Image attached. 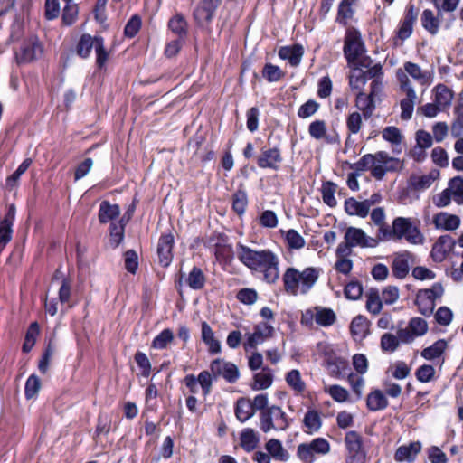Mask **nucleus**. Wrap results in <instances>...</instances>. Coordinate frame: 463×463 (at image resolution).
<instances>
[{"label": "nucleus", "mask_w": 463, "mask_h": 463, "mask_svg": "<svg viewBox=\"0 0 463 463\" xmlns=\"http://www.w3.org/2000/svg\"><path fill=\"white\" fill-rule=\"evenodd\" d=\"M222 2V0H201L193 12L195 23L198 25L211 23Z\"/></svg>", "instance_id": "ddd939ff"}, {"label": "nucleus", "mask_w": 463, "mask_h": 463, "mask_svg": "<svg viewBox=\"0 0 463 463\" xmlns=\"http://www.w3.org/2000/svg\"><path fill=\"white\" fill-rule=\"evenodd\" d=\"M454 114L456 118L451 126V133L458 137L463 134V101L455 107Z\"/></svg>", "instance_id": "774afa93"}, {"label": "nucleus", "mask_w": 463, "mask_h": 463, "mask_svg": "<svg viewBox=\"0 0 463 463\" xmlns=\"http://www.w3.org/2000/svg\"><path fill=\"white\" fill-rule=\"evenodd\" d=\"M65 2L66 5L62 10L61 22L63 25L71 26L78 18L79 7L78 5L72 4L71 1Z\"/></svg>", "instance_id": "603ef678"}, {"label": "nucleus", "mask_w": 463, "mask_h": 463, "mask_svg": "<svg viewBox=\"0 0 463 463\" xmlns=\"http://www.w3.org/2000/svg\"><path fill=\"white\" fill-rule=\"evenodd\" d=\"M421 450L420 441L411 442L409 445H402L397 448L394 453V459L397 462H413Z\"/></svg>", "instance_id": "6ab92c4d"}, {"label": "nucleus", "mask_w": 463, "mask_h": 463, "mask_svg": "<svg viewBox=\"0 0 463 463\" xmlns=\"http://www.w3.org/2000/svg\"><path fill=\"white\" fill-rule=\"evenodd\" d=\"M292 420L282 408L277 405H271L265 411L260 412V428L264 433L271 430L284 431L288 429Z\"/></svg>", "instance_id": "7ed1b4c3"}, {"label": "nucleus", "mask_w": 463, "mask_h": 463, "mask_svg": "<svg viewBox=\"0 0 463 463\" xmlns=\"http://www.w3.org/2000/svg\"><path fill=\"white\" fill-rule=\"evenodd\" d=\"M134 361L140 370V374L143 377H148L152 371V365L147 355L144 352L137 351L134 354Z\"/></svg>", "instance_id": "0e129e2a"}, {"label": "nucleus", "mask_w": 463, "mask_h": 463, "mask_svg": "<svg viewBox=\"0 0 463 463\" xmlns=\"http://www.w3.org/2000/svg\"><path fill=\"white\" fill-rule=\"evenodd\" d=\"M410 254L408 252L397 255L392 263V275L399 279L406 278L410 271Z\"/></svg>", "instance_id": "393cba45"}, {"label": "nucleus", "mask_w": 463, "mask_h": 463, "mask_svg": "<svg viewBox=\"0 0 463 463\" xmlns=\"http://www.w3.org/2000/svg\"><path fill=\"white\" fill-rule=\"evenodd\" d=\"M330 443L325 438H316L310 442L300 443L297 449L298 458L307 463L315 460V455H326L330 451Z\"/></svg>", "instance_id": "6e6552de"}, {"label": "nucleus", "mask_w": 463, "mask_h": 463, "mask_svg": "<svg viewBox=\"0 0 463 463\" xmlns=\"http://www.w3.org/2000/svg\"><path fill=\"white\" fill-rule=\"evenodd\" d=\"M337 185L331 181H326L322 184L321 194L323 202L331 208H334L337 204V201L335 197Z\"/></svg>", "instance_id": "49530a36"}, {"label": "nucleus", "mask_w": 463, "mask_h": 463, "mask_svg": "<svg viewBox=\"0 0 463 463\" xmlns=\"http://www.w3.org/2000/svg\"><path fill=\"white\" fill-rule=\"evenodd\" d=\"M174 340V334L170 328L162 330L156 336L154 337L151 343V347L154 349L162 350Z\"/></svg>", "instance_id": "864d4df0"}, {"label": "nucleus", "mask_w": 463, "mask_h": 463, "mask_svg": "<svg viewBox=\"0 0 463 463\" xmlns=\"http://www.w3.org/2000/svg\"><path fill=\"white\" fill-rule=\"evenodd\" d=\"M404 70L411 77L419 81L421 85H428L430 83V73L427 71H422L417 63L406 61L404 63Z\"/></svg>", "instance_id": "473e14b6"}, {"label": "nucleus", "mask_w": 463, "mask_h": 463, "mask_svg": "<svg viewBox=\"0 0 463 463\" xmlns=\"http://www.w3.org/2000/svg\"><path fill=\"white\" fill-rule=\"evenodd\" d=\"M351 71L349 75V86L352 90H357L361 91L367 82L365 73L362 69L356 67H350Z\"/></svg>", "instance_id": "09e8293b"}, {"label": "nucleus", "mask_w": 463, "mask_h": 463, "mask_svg": "<svg viewBox=\"0 0 463 463\" xmlns=\"http://www.w3.org/2000/svg\"><path fill=\"white\" fill-rule=\"evenodd\" d=\"M345 164L347 165L349 168L360 173L371 170L375 164V158L373 154H365L355 163L352 164L345 161Z\"/></svg>", "instance_id": "6e6d98bb"}, {"label": "nucleus", "mask_w": 463, "mask_h": 463, "mask_svg": "<svg viewBox=\"0 0 463 463\" xmlns=\"http://www.w3.org/2000/svg\"><path fill=\"white\" fill-rule=\"evenodd\" d=\"M366 52V46L363 40L361 32L349 26L345 30L344 37L343 53L347 65L352 67L357 60Z\"/></svg>", "instance_id": "20e7f679"}, {"label": "nucleus", "mask_w": 463, "mask_h": 463, "mask_svg": "<svg viewBox=\"0 0 463 463\" xmlns=\"http://www.w3.org/2000/svg\"><path fill=\"white\" fill-rule=\"evenodd\" d=\"M96 47V36L92 37L89 33H83L80 35L76 46V54L82 58L87 59L90 57L92 49Z\"/></svg>", "instance_id": "cd10ccee"}, {"label": "nucleus", "mask_w": 463, "mask_h": 463, "mask_svg": "<svg viewBox=\"0 0 463 463\" xmlns=\"http://www.w3.org/2000/svg\"><path fill=\"white\" fill-rule=\"evenodd\" d=\"M280 233L289 250H300L305 246V239L294 229L280 230Z\"/></svg>", "instance_id": "4c0bfd02"}, {"label": "nucleus", "mask_w": 463, "mask_h": 463, "mask_svg": "<svg viewBox=\"0 0 463 463\" xmlns=\"http://www.w3.org/2000/svg\"><path fill=\"white\" fill-rule=\"evenodd\" d=\"M210 370L214 378L222 376L226 382L234 383L240 377L238 367L232 362L217 358L211 362Z\"/></svg>", "instance_id": "9b49d317"}, {"label": "nucleus", "mask_w": 463, "mask_h": 463, "mask_svg": "<svg viewBox=\"0 0 463 463\" xmlns=\"http://www.w3.org/2000/svg\"><path fill=\"white\" fill-rule=\"evenodd\" d=\"M434 180L435 176L432 174L423 175H411L408 180V189L413 191L425 190L432 184Z\"/></svg>", "instance_id": "58836bf2"}, {"label": "nucleus", "mask_w": 463, "mask_h": 463, "mask_svg": "<svg viewBox=\"0 0 463 463\" xmlns=\"http://www.w3.org/2000/svg\"><path fill=\"white\" fill-rule=\"evenodd\" d=\"M96 65L99 69H103L109 60V53L105 48V41L102 36H96Z\"/></svg>", "instance_id": "8fccbe9b"}, {"label": "nucleus", "mask_w": 463, "mask_h": 463, "mask_svg": "<svg viewBox=\"0 0 463 463\" xmlns=\"http://www.w3.org/2000/svg\"><path fill=\"white\" fill-rule=\"evenodd\" d=\"M319 272L316 268L309 267L299 271L296 268H288L283 276L282 281L285 291L292 296L298 293L307 294L316 284Z\"/></svg>", "instance_id": "f03ea898"}, {"label": "nucleus", "mask_w": 463, "mask_h": 463, "mask_svg": "<svg viewBox=\"0 0 463 463\" xmlns=\"http://www.w3.org/2000/svg\"><path fill=\"white\" fill-rule=\"evenodd\" d=\"M273 383V374L268 367H263L262 371L253 375V382L250 385L252 390H265L271 386Z\"/></svg>", "instance_id": "7c9ffc66"}, {"label": "nucleus", "mask_w": 463, "mask_h": 463, "mask_svg": "<svg viewBox=\"0 0 463 463\" xmlns=\"http://www.w3.org/2000/svg\"><path fill=\"white\" fill-rule=\"evenodd\" d=\"M232 201V211L241 217L245 213L249 203L247 192L242 184L233 193Z\"/></svg>", "instance_id": "a878e982"}, {"label": "nucleus", "mask_w": 463, "mask_h": 463, "mask_svg": "<svg viewBox=\"0 0 463 463\" xmlns=\"http://www.w3.org/2000/svg\"><path fill=\"white\" fill-rule=\"evenodd\" d=\"M238 260L249 269L261 274L268 284H275L279 278V259L271 250H253L241 243L237 244Z\"/></svg>", "instance_id": "f257e3e1"}, {"label": "nucleus", "mask_w": 463, "mask_h": 463, "mask_svg": "<svg viewBox=\"0 0 463 463\" xmlns=\"http://www.w3.org/2000/svg\"><path fill=\"white\" fill-rule=\"evenodd\" d=\"M383 308V300L377 288H370L366 293V309L373 315H378Z\"/></svg>", "instance_id": "37998d69"}, {"label": "nucleus", "mask_w": 463, "mask_h": 463, "mask_svg": "<svg viewBox=\"0 0 463 463\" xmlns=\"http://www.w3.org/2000/svg\"><path fill=\"white\" fill-rule=\"evenodd\" d=\"M416 99V93L414 90H409L408 94H406V98L401 100V118L403 120H408L411 118L413 109H414V101Z\"/></svg>", "instance_id": "a18cd8bd"}, {"label": "nucleus", "mask_w": 463, "mask_h": 463, "mask_svg": "<svg viewBox=\"0 0 463 463\" xmlns=\"http://www.w3.org/2000/svg\"><path fill=\"white\" fill-rule=\"evenodd\" d=\"M125 236V226L119 222H111L109 225V242L113 249H116L123 241Z\"/></svg>", "instance_id": "3c124183"}, {"label": "nucleus", "mask_w": 463, "mask_h": 463, "mask_svg": "<svg viewBox=\"0 0 463 463\" xmlns=\"http://www.w3.org/2000/svg\"><path fill=\"white\" fill-rule=\"evenodd\" d=\"M444 288L440 283H434L430 288L420 289L416 295L415 304L423 316L432 315L436 299L441 298Z\"/></svg>", "instance_id": "0eeeda50"}, {"label": "nucleus", "mask_w": 463, "mask_h": 463, "mask_svg": "<svg viewBox=\"0 0 463 463\" xmlns=\"http://www.w3.org/2000/svg\"><path fill=\"white\" fill-rule=\"evenodd\" d=\"M43 52V47L37 36L30 37L21 46L19 61L31 62L40 57Z\"/></svg>", "instance_id": "4468645a"}, {"label": "nucleus", "mask_w": 463, "mask_h": 463, "mask_svg": "<svg viewBox=\"0 0 463 463\" xmlns=\"http://www.w3.org/2000/svg\"><path fill=\"white\" fill-rule=\"evenodd\" d=\"M39 335H40V326H39L38 322H36V321L32 322L30 324V326H28L26 333H25L24 340V343L22 345L23 353L27 354V353L31 352V350L33 349V347L34 346V345L36 343V339Z\"/></svg>", "instance_id": "a19ab883"}, {"label": "nucleus", "mask_w": 463, "mask_h": 463, "mask_svg": "<svg viewBox=\"0 0 463 463\" xmlns=\"http://www.w3.org/2000/svg\"><path fill=\"white\" fill-rule=\"evenodd\" d=\"M326 366L329 370L330 374L335 377H340L349 369L348 361L341 356L336 357L328 364H326Z\"/></svg>", "instance_id": "052dcab7"}, {"label": "nucleus", "mask_w": 463, "mask_h": 463, "mask_svg": "<svg viewBox=\"0 0 463 463\" xmlns=\"http://www.w3.org/2000/svg\"><path fill=\"white\" fill-rule=\"evenodd\" d=\"M261 74L268 82H277L283 79L286 73L278 65L268 62L263 66Z\"/></svg>", "instance_id": "de8ad7c7"}, {"label": "nucleus", "mask_w": 463, "mask_h": 463, "mask_svg": "<svg viewBox=\"0 0 463 463\" xmlns=\"http://www.w3.org/2000/svg\"><path fill=\"white\" fill-rule=\"evenodd\" d=\"M206 283V276L200 267L194 266L187 278V286L194 290H201Z\"/></svg>", "instance_id": "f704fd0d"}, {"label": "nucleus", "mask_w": 463, "mask_h": 463, "mask_svg": "<svg viewBox=\"0 0 463 463\" xmlns=\"http://www.w3.org/2000/svg\"><path fill=\"white\" fill-rule=\"evenodd\" d=\"M392 233L394 239L404 238L409 243H422L424 237L418 225L414 224L410 218L396 217L392 221Z\"/></svg>", "instance_id": "39448f33"}, {"label": "nucleus", "mask_w": 463, "mask_h": 463, "mask_svg": "<svg viewBox=\"0 0 463 463\" xmlns=\"http://www.w3.org/2000/svg\"><path fill=\"white\" fill-rule=\"evenodd\" d=\"M304 54V48L299 43L282 46L279 48L278 55L281 60H287L293 66H298Z\"/></svg>", "instance_id": "a211bd4d"}, {"label": "nucleus", "mask_w": 463, "mask_h": 463, "mask_svg": "<svg viewBox=\"0 0 463 463\" xmlns=\"http://www.w3.org/2000/svg\"><path fill=\"white\" fill-rule=\"evenodd\" d=\"M119 214L120 207L118 204H111L109 201L100 203L98 217L101 224L116 220Z\"/></svg>", "instance_id": "b1692460"}, {"label": "nucleus", "mask_w": 463, "mask_h": 463, "mask_svg": "<svg viewBox=\"0 0 463 463\" xmlns=\"http://www.w3.org/2000/svg\"><path fill=\"white\" fill-rule=\"evenodd\" d=\"M456 241L450 235H441L434 243L431 256L436 261H442L454 250Z\"/></svg>", "instance_id": "dca6fc26"}, {"label": "nucleus", "mask_w": 463, "mask_h": 463, "mask_svg": "<svg viewBox=\"0 0 463 463\" xmlns=\"http://www.w3.org/2000/svg\"><path fill=\"white\" fill-rule=\"evenodd\" d=\"M286 382L295 392L301 393L305 391L306 385L301 379L298 370L293 369L286 374Z\"/></svg>", "instance_id": "680f3d73"}, {"label": "nucleus", "mask_w": 463, "mask_h": 463, "mask_svg": "<svg viewBox=\"0 0 463 463\" xmlns=\"http://www.w3.org/2000/svg\"><path fill=\"white\" fill-rule=\"evenodd\" d=\"M167 27L181 40H185L188 35V22L182 13H176L173 15L167 23Z\"/></svg>", "instance_id": "4be33fe9"}, {"label": "nucleus", "mask_w": 463, "mask_h": 463, "mask_svg": "<svg viewBox=\"0 0 463 463\" xmlns=\"http://www.w3.org/2000/svg\"><path fill=\"white\" fill-rule=\"evenodd\" d=\"M368 331V321L364 316L355 317L350 324V332L353 335L364 337Z\"/></svg>", "instance_id": "e2e57ef3"}, {"label": "nucleus", "mask_w": 463, "mask_h": 463, "mask_svg": "<svg viewBox=\"0 0 463 463\" xmlns=\"http://www.w3.org/2000/svg\"><path fill=\"white\" fill-rule=\"evenodd\" d=\"M315 310V321L317 325L326 327L335 322L336 316L331 308L316 307Z\"/></svg>", "instance_id": "79ce46f5"}, {"label": "nucleus", "mask_w": 463, "mask_h": 463, "mask_svg": "<svg viewBox=\"0 0 463 463\" xmlns=\"http://www.w3.org/2000/svg\"><path fill=\"white\" fill-rule=\"evenodd\" d=\"M435 98L434 102L442 109L449 108L453 99V91L445 84L439 83L434 88Z\"/></svg>", "instance_id": "2f4dec72"}, {"label": "nucleus", "mask_w": 463, "mask_h": 463, "mask_svg": "<svg viewBox=\"0 0 463 463\" xmlns=\"http://www.w3.org/2000/svg\"><path fill=\"white\" fill-rule=\"evenodd\" d=\"M345 445L347 452L363 450V437L355 430H349L345 436Z\"/></svg>", "instance_id": "c03bdc74"}, {"label": "nucleus", "mask_w": 463, "mask_h": 463, "mask_svg": "<svg viewBox=\"0 0 463 463\" xmlns=\"http://www.w3.org/2000/svg\"><path fill=\"white\" fill-rule=\"evenodd\" d=\"M273 333L274 328L271 325L266 322L257 324L254 326L253 333L248 335L245 343V349H247V347L255 349L260 343H262L264 340L271 337Z\"/></svg>", "instance_id": "2eb2a0df"}, {"label": "nucleus", "mask_w": 463, "mask_h": 463, "mask_svg": "<svg viewBox=\"0 0 463 463\" xmlns=\"http://www.w3.org/2000/svg\"><path fill=\"white\" fill-rule=\"evenodd\" d=\"M256 164L261 169L278 171L283 161L282 153L279 147H262L260 153L256 156Z\"/></svg>", "instance_id": "9d476101"}, {"label": "nucleus", "mask_w": 463, "mask_h": 463, "mask_svg": "<svg viewBox=\"0 0 463 463\" xmlns=\"http://www.w3.org/2000/svg\"><path fill=\"white\" fill-rule=\"evenodd\" d=\"M400 345L397 335L392 333H384L381 336L380 346L383 353H393Z\"/></svg>", "instance_id": "bf43d9fd"}, {"label": "nucleus", "mask_w": 463, "mask_h": 463, "mask_svg": "<svg viewBox=\"0 0 463 463\" xmlns=\"http://www.w3.org/2000/svg\"><path fill=\"white\" fill-rule=\"evenodd\" d=\"M420 22L422 27L431 35L438 33L440 22L439 18L434 15V13L430 9H425L422 12Z\"/></svg>", "instance_id": "ea45409f"}, {"label": "nucleus", "mask_w": 463, "mask_h": 463, "mask_svg": "<svg viewBox=\"0 0 463 463\" xmlns=\"http://www.w3.org/2000/svg\"><path fill=\"white\" fill-rule=\"evenodd\" d=\"M345 297L351 300H357L362 297L363 286L357 279L349 281L344 288Z\"/></svg>", "instance_id": "338daca9"}, {"label": "nucleus", "mask_w": 463, "mask_h": 463, "mask_svg": "<svg viewBox=\"0 0 463 463\" xmlns=\"http://www.w3.org/2000/svg\"><path fill=\"white\" fill-rule=\"evenodd\" d=\"M142 26V20L138 14L132 15L128 21L127 22L124 27V35L127 38H134L138 32L140 31Z\"/></svg>", "instance_id": "69168bd1"}, {"label": "nucleus", "mask_w": 463, "mask_h": 463, "mask_svg": "<svg viewBox=\"0 0 463 463\" xmlns=\"http://www.w3.org/2000/svg\"><path fill=\"white\" fill-rule=\"evenodd\" d=\"M31 158H25L17 167V169L6 178V186L10 189L16 186L20 177L24 175L32 165Z\"/></svg>", "instance_id": "4d7b16f0"}, {"label": "nucleus", "mask_w": 463, "mask_h": 463, "mask_svg": "<svg viewBox=\"0 0 463 463\" xmlns=\"http://www.w3.org/2000/svg\"><path fill=\"white\" fill-rule=\"evenodd\" d=\"M201 338L207 346L210 354H217L222 351L221 343L215 337L214 332L206 321L201 323Z\"/></svg>", "instance_id": "f3484780"}, {"label": "nucleus", "mask_w": 463, "mask_h": 463, "mask_svg": "<svg viewBox=\"0 0 463 463\" xmlns=\"http://www.w3.org/2000/svg\"><path fill=\"white\" fill-rule=\"evenodd\" d=\"M345 210L347 214L357 215L361 218L366 217L369 213L367 202H359L354 197L347 198L345 201Z\"/></svg>", "instance_id": "72a5a7b5"}, {"label": "nucleus", "mask_w": 463, "mask_h": 463, "mask_svg": "<svg viewBox=\"0 0 463 463\" xmlns=\"http://www.w3.org/2000/svg\"><path fill=\"white\" fill-rule=\"evenodd\" d=\"M268 454L277 460L287 461L288 459V452L283 448L280 440L270 439L265 444Z\"/></svg>", "instance_id": "e433bc0d"}, {"label": "nucleus", "mask_w": 463, "mask_h": 463, "mask_svg": "<svg viewBox=\"0 0 463 463\" xmlns=\"http://www.w3.org/2000/svg\"><path fill=\"white\" fill-rule=\"evenodd\" d=\"M448 343L445 339H439L430 346L423 348L420 355L426 360H434L439 358L446 351Z\"/></svg>", "instance_id": "c9c22d12"}, {"label": "nucleus", "mask_w": 463, "mask_h": 463, "mask_svg": "<svg viewBox=\"0 0 463 463\" xmlns=\"http://www.w3.org/2000/svg\"><path fill=\"white\" fill-rule=\"evenodd\" d=\"M419 15V9L413 4H408L405 7L403 16L400 20L397 29L394 32L393 45L398 47L411 37L414 25Z\"/></svg>", "instance_id": "423d86ee"}, {"label": "nucleus", "mask_w": 463, "mask_h": 463, "mask_svg": "<svg viewBox=\"0 0 463 463\" xmlns=\"http://www.w3.org/2000/svg\"><path fill=\"white\" fill-rule=\"evenodd\" d=\"M16 207L10 204L3 218L0 217V254L12 241L14 234V223L15 221Z\"/></svg>", "instance_id": "f8f14e48"}, {"label": "nucleus", "mask_w": 463, "mask_h": 463, "mask_svg": "<svg viewBox=\"0 0 463 463\" xmlns=\"http://www.w3.org/2000/svg\"><path fill=\"white\" fill-rule=\"evenodd\" d=\"M175 236L173 229L160 235L157 243L158 262L163 268L170 266L174 259Z\"/></svg>", "instance_id": "1a4fd4ad"}, {"label": "nucleus", "mask_w": 463, "mask_h": 463, "mask_svg": "<svg viewBox=\"0 0 463 463\" xmlns=\"http://www.w3.org/2000/svg\"><path fill=\"white\" fill-rule=\"evenodd\" d=\"M388 400L385 394L379 389L372 391L366 398L367 409L371 411L384 410L388 407Z\"/></svg>", "instance_id": "bb28decb"}, {"label": "nucleus", "mask_w": 463, "mask_h": 463, "mask_svg": "<svg viewBox=\"0 0 463 463\" xmlns=\"http://www.w3.org/2000/svg\"><path fill=\"white\" fill-rule=\"evenodd\" d=\"M345 240L349 241L353 247L360 246L364 248L365 232L362 229L349 227L345 233Z\"/></svg>", "instance_id": "5fc2aeb1"}, {"label": "nucleus", "mask_w": 463, "mask_h": 463, "mask_svg": "<svg viewBox=\"0 0 463 463\" xmlns=\"http://www.w3.org/2000/svg\"><path fill=\"white\" fill-rule=\"evenodd\" d=\"M302 424L303 431L306 434L312 435L318 432L323 424L320 411L316 409L307 410L302 420Z\"/></svg>", "instance_id": "aec40b11"}, {"label": "nucleus", "mask_w": 463, "mask_h": 463, "mask_svg": "<svg viewBox=\"0 0 463 463\" xmlns=\"http://www.w3.org/2000/svg\"><path fill=\"white\" fill-rule=\"evenodd\" d=\"M234 412L237 420L241 423L250 420L255 414L251 400L245 397L239 398L235 403Z\"/></svg>", "instance_id": "5701e85b"}, {"label": "nucleus", "mask_w": 463, "mask_h": 463, "mask_svg": "<svg viewBox=\"0 0 463 463\" xmlns=\"http://www.w3.org/2000/svg\"><path fill=\"white\" fill-rule=\"evenodd\" d=\"M41 389V380L36 374H31L24 385V396L26 400L34 398Z\"/></svg>", "instance_id": "13d9d810"}, {"label": "nucleus", "mask_w": 463, "mask_h": 463, "mask_svg": "<svg viewBox=\"0 0 463 463\" xmlns=\"http://www.w3.org/2000/svg\"><path fill=\"white\" fill-rule=\"evenodd\" d=\"M260 442L256 431L251 428H245L240 433V445L246 452L253 451Z\"/></svg>", "instance_id": "c756f323"}, {"label": "nucleus", "mask_w": 463, "mask_h": 463, "mask_svg": "<svg viewBox=\"0 0 463 463\" xmlns=\"http://www.w3.org/2000/svg\"><path fill=\"white\" fill-rule=\"evenodd\" d=\"M356 0H341L337 8V14L335 18V22L343 26H346L348 24V21L352 19L354 15V9L353 8V5Z\"/></svg>", "instance_id": "c85d7f7f"}, {"label": "nucleus", "mask_w": 463, "mask_h": 463, "mask_svg": "<svg viewBox=\"0 0 463 463\" xmlns=\"http://www.w3.org/2000/svg\"><path fill=\"white\" fill-rule=\"evenodd\" d=\"M433 223L437 229L454 231L459 227L460 218L458 215L441 212L433 216Z\"/></svg>", "instance_id": "412c9836"}]
</instances>
